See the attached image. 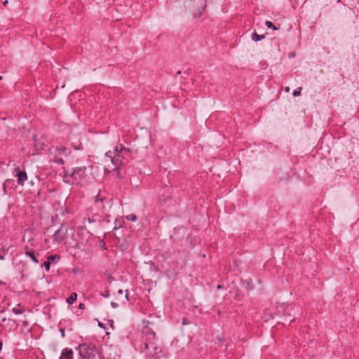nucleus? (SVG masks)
<instances>
[{
    "mask_svg": "<svg viewBox=\"0 0 359 359\" xmlns=\"http://www.w3.org/2000/svg\"><path fill=\"white\" fill-rule=\"evenodd\" d=\"M60 230L55 231V233L53 235L54 240H55L57 242H60L61 241V239L60 238Z\"/></svg>",
    "mask_w": 359,
    "mask_h": 359,
    "instance_id": "obj_15",
    "label": "nucleus"
},
{
    "mask_svg": "<svg viewBox=\"0 0 359 359\" xmlns=\"http://www.w3.org/2000/svg\"><path fill=\"white\" fill-rule=\"evenodd\" d=\"M3 191L4 195L6 194V186L5 183L3 184Z\"/></svg>",
    "mask_w": 359,
    "mask_h": 359,
    "instance_id": "obj_21",
    "label": "nucleus"
},
{
    "mask_svg": "<svg viewBox=\"0 0 359 359\" xmlns=\"http://www.w3.org/2000/svg\"><path fill=\"white\" fill-rule=\"evenodd\" d=\"M126 219L131 222H135L137 220V217L134 214H130L126 216Z\"/></svg>",
    "mask_w": 359,
    "mask_h": 359,
    "instance_id": "obj_13",
    "label": "nucleus"
},
{
    "mask_svg": "<svg viewBox=\"0 0 359 359\" xmlns=\"http://www.w3.org/2000/svg\"><path fill=\"white\" fill-rule=\"evenodd\" d=\"M69 153V149L65 146L52 147L48 153L49 161L62 165L64 163L63 158L67 157Z\"/></svg>",
    "mask_w": 359,
    "mask_h": 359,
    "instance_id": "obj_3",
    "label": "nucleus"
},
{
    "mask_svg": "<svg viewBox=\"0 0 359 359\" xmlns=\"http://www.w3.org/2000/svg\"><path fill=\"white\" fill-rule=\"evenodd\" d=\"M55 259H59V257L57 255H50L48 257V261H54Z\"/></svg>",
    "mask_w": 359,
    "mask_h": 359,
    "instance_id": "obj_18",
    "label": "nucleus"
},
{
    "mask_svg": "<svg viewBox=\"0 0 359 359\" xmlns=\"http://www.w3.org/2000/svg\"><path fill=\"white\" fill-rule=\"evenodd\" d=\"M264 35H259L258 34H257L256 32H254L252 33V39L254 41H261L262 39H263L264 38Z\"/></svg>",
    "mask_w": 359,
    "mask_h": 359,
    "instance_id": "obj_11",
    "label": "nucleus"
},
{
    "mask_svg": "<svg viewBox=\"0 0 359 359\" xmlns=\"http://www.w3.org/2000/svg\"><path fill=\"white\" fill-rule=\"evenodd\" d=\"M80 308H83V304H80Z\"/></svg>",
    "mask_w": 359,
    "mask_h": 359,
    "instance_id": "obj_28",
    "label": "nucleus"
},
{
    "mask_svg": "<svg viewBox=\"0 0 359 359\" xmlns=\"http://www.w3.org/2000/svg\"><path fill=\"white\" fill-rule=\"evenodd\" d=\"M74 351L71 348L62 349L60 359H73Z\"/></svg>",
    "mask_w": 359,
    "mask_h": 359,
    "instance_id": "obj_6",
    "label": "nucleus"
},
{
    "mask_svg": "<svg viewBox=\"0 0 359 359\" xmlns=\"http://www.w3.org/2000/svg\"><path fill=\"white\" fill-rule=\"evenodd\" d=\"M285 90V92H289L290 91V88L289 87H286Z\"/></svg>",
    "mask_w": 359,
    "mask_h": 359,
    "instance_id": "obj_25",
    "label": "nucleus"
},
{
    "mask_svg": "<svg viewBox=\"0 0 359 359\" xmlns=\"http://www.w3.org/2000/svg\"><path fill=\"white\" fill-rule=\"evenodd\" d=\"M12 311L15 313V314H21L22 313V311L16 308H13L12 309Z\"/></svg>",
    "mask_w": 359,
    "mask_h": 359,
    "instance_id": "obj_19",
    "label": "nucleus"
},
{
    "mask_svg": "<svg viewBox=\"0 0 359 359\" xmlns=\"http://www.w3.org/2000/svg\"><path fill=\"white\" fill-rule=\"evenodd\" d=\"M99 326L102 327V324L100 323H99Z\"/></svg>",
    "mask_w": 359,
    "mask_h": 359,
    "instance_id": "obj_35",
    "label": "nucleus"
},
{
    "mask_svg": "<svg viewBox=\"0 0 359 359\" xmlns=\"http://www.w3.org/2000/svg\"><path fill=\"white\" fill-rule=\"evenodd\" d=\"M118 293H119V294H123V290H118Z\"/></svg>",
    "mask_w": 359,
    "mask_h": 359,
    "instance_id": "obj_27",
    "label": "nucleus"
},
{
    "mask_svg": "<svg viewBox=\"0 0 359 359\" xmlns=\"http://www.w3.org/2000/svg\"><path fill=\"white\" fill-rule=\"evenodd\" d=\"M1 79H2V76H0V80H1Z\"/></svg>",
    "mask_w": 359,
    "mask_h": 359,
    "instance_id": "obj_36",
    "label": "nucleus"
},
{
    "mask_svg": "<svg viewBox=\"0 0 359 359\" xmlns=\"http://www.w3.org/2000/svg\"><path fill=\"white\" fill-rule=\"evenodd\" d=\"M8 4V1L6 0L4 2V5L6 6V4Z\"/></svg>",
    "mask_w": 359,
    "mask_h": 359,
    "instance_id": "obj_26",
    "label": "nucleus"
},
{
    "mask_svg": "<svg viewBox=\"0 0 359 359\" xmlns=\"http://www.w3.org/2000/svg\"><path fill=\"white\" fill-rule=\"evenodd\" d=\"M294 56V54L290 53V57Z\"/></svg>",
    "mask_w": 359,
    "mask_h": 359,
    "instance_id": "obj_32",
    "label": "nucleus"
},
{
    "mask_svg": "<svg viewBox=\"0 0 359 359\" xmlns=\"http://www.w3.org/2000/svg\"><path fill=\"white\" fill-rule=\"evenodd\" d=\"M265 25L269 29H273V30L278 29V28L271 21H266Z\"/></svg>",
    "mask_w": 359,
    "mask_h": 359,
    "instance_id": "obj_12",
    "label": "nucleus"
},
{
    "mask_svg": "<svg viewBox=\"0 0 359 359\" xmlns=\"http://www.w3.org/2000/svg\"><path fill=\"white\" fill-rule=\"evenodd\" d=\"M130 152V149L126 148L123 145L119 144L116 146L113 151H109L106 153V157L109 159L111 164L114 167H110L107 168L108 171H110V169L112 170H118L119 167L124 163L123 161V158L128 155Z\"/></svg>",
    "mask_w": 359,
    "mask_h": 359,
    "instance_id": "obj_1",
    "label": "nucleus"
},
{
    "mask_svg": "<svg viewBox=\"0 0 359 359\" xmlns=\"http://www.w3.org/2000/svg\"><path fill=\"white\" fill-rule=\"evenodd\" d=\"M76 349L79 351V355L83 359L94 358L97 353L95 346L91 344H80Z\"/></svg>",
    "mask_w": 359,
    "mask_h": 359,
    "instance_id": "obj_5",
    "label": "nucleus"
},
{
    "mask_svg": "<svg viewBox=\"0 0 359 359\" xmlns=\"http://www.w3.org/2000/svg\"><path fill=\"white\" fill-rule=\"evenodd\" d=\"M294 56V54L290 53V57Z\"/></svg>",
    "mask_w": 359,
    "mask_h": 359,
    "instance_id": "obj_31",
    "label": "nucleus"
},
{
    "mask_svg": "<svg viewBox=\"0 0 359 359\" xmlns=\"http://www.w3.org/2000/svg\"><path fill=\"white\" fill-rule=\"evenodd\" d=\"M77 299V294L75 292H72L71 295L67 299V303L69 304H73Z\"/></svg>",
    "mask_w": 359,
    "mask_h": 359,
    "instance_id": "obj_10",
    "label": "nucleus"
},
{
    "mask_svg": "<svg viewBox=\"0 0 359 359\" xmlns=\"http://www.w3.org/2000/svg\"><path fill=\"white\" fill-rule=\"evenodd\" d=\"M105 199L104 198H100V196L99 195H97L95 197V203H99V202H101V203H103Z\"/></svg>",
    "mask_w": 359,
    "mask_h": 359,
    "instance_id": "obj_16",
    "label": "nucleus"
},
{
    "mask_svg": "<svg viewBox=\"0 0 359 359\" xmlns=\"http://www.w3.org/2000/svg\"><path fill=\"white\" fill-rule=\"evenodd\" d=\"M25 254L29 257L34 263L39 264V261L36 258L33 250H29L28 247L25 248Z\"/></svg>",
    "mask_w": 359,
    "mask_h": 359,
    "instance_id": "obj_8",
    "label": "nucleus"
},
{
    "mask_svg": "<svg viewBox=\"0 0 359 359\" xmlns=\"http://www.w3.org/2000/svg\"><path fill=\"white\" fill-rule=\"evenodd\" d=\"M111 306H112V307H114V308H116V307H117V306H118L117 304H116V303H114V302H112V303H111Z\"/></svg>",
    "mask_w": 359,
    "mask_h": 359,
    "instance_id": "obj_23",
    "label": "nucleus"
},
{
    "mask_svg": "<svg viewBox=\"0 0 359 359\" xmlns=\"http://www.w3.org/2000/svg\"><path fill=\"white\" fill-rule=\"evenodd\" d=\"M43 266H44V268L46 269V271H48L50 270V263L49 261H46L43 263Z\"/></svg>",
    "mask_w": 359,
    "mask_h": 359,
    "instance_id": "obj_17",
    "label": "nucleus"
},
{
    "mask_svg": "<svg viewBox=\"0 0 359 359\" xmlns=\"http://www.w3.org/2000/svg\"><path fill=\"white\" fill-rule=\"evenodd\" d=\"M90 166H81L67 170L64 175L65 180L72 184H81L90 172Z\"/></svg>",
    "mask_w": 359,
    "mask_h": 359,
    "instance_id": "obj_2",
    "label": "nucleus"
},
{
    "mask_svg": "<svg viewBox=\"0 0 359 359\" xmlns=\"http://www.w3.org/2000/svg\"><path fill=\"white\" fill-rule=\"evenodd\" d=\"M60 332H61V335L62 337H65V330L64 329H61L60 330Z\"/></svg>",
    "mask_w": 359,
    "mask_h": 359,
    "instance_id": "obj_22",
    "label": "nucleus"
},
{
    "mask_svg": "<svg viewBox=\"0 0 359 359\" xmlns=\"http://www.w3.org/2000/svg\"><path fill=\"white\" fill-rule=\"evenodd\" d=\"M142 352L144 353L148 358H152L161 353L162 349L158 346L156 341H145L141 348Z\"/></svg>",
    "mask_w": 359,
    "mask_h": 359,
    "instance_id": "obj_4",
    "label": "nucleus"
},
{
    "mask_svg": "<svg viewBox=\"0 0 359 359\" xmlns=\"http://www.w3.org/2000/svg\"><path fill=\"white\" fill-rule=\"evenodd\" d=\"M80 308H83V304H80Z\"/></svg>",
    "mask_w": 359,
    "mask_h": 359,
    "instance_id": "obj_29",
    "label": "nucleus"
},
{
    "mask_svg": "<svg viewBox=\"0 0 359 359\" xmlns=\"http://www.w3.org/2000/svg\"><path fill=\"white\" fill-rule=\"evenodd\" d=\"M301 91H302V88L301 87H298L297 88H296L294 91H293V93L292 95L294 96V97H298L301 95Z\"/></svg>",
    "mask_w": 359,
    "mask_h": 359,
    "instance_id": "obj_14",
    "label": "nucleus"
},
{
    "mask_svg": "<svg viewBox=\"0 0 359 359\" xmlns=\"http://www.w3.org/2000/svg\"><path fill=\"white\" fill-rule=\"evenodd\" d=\"M146 341H155V333L151 330H147L145 332Z\"/></svg>",
    "mask_w": 359,
    "mask_h": 359,
    "instance_id": "obj_9",
    "label": "nucleus"
},
{
    "mask_svg": "<svg viewBox=\"0 0 359 359\" xmlns=\"http://www.w3.org/2000/svg\"><path fill=\"white\" fill-rule=\"evenodd\" d=\"M2 346H3V343H2V341H0V351L2 349Z\"/></svg>",
    "mask_w": 359,
    "mask_h": 359,
    "instance_id": "obj_24",
    "label": "nucleus"
},
{
    "mask_svg": "<svg viewBox=\"0 0 359 359\" xmlns=\"http://www.w3.org/2000/svg\"><path fill=\"white\" fill-rule=\"evenodd\" d=\"M19 170V168H17L15 169V171L18 170Z\"/></svg>",
    "mask_w": 359,
    "mask_h": 359,
    "instance_id": "obj_33",
    "label": "nucleus"
},
{
    "mask_svg": "<svg viewBox=\"0 0 359 359\" xmlns=\"http://www.w3.org/2000/svg\"><path fill=\"white\" fill-rule=\"evenodd\" d=\"M18 177V183L20 185H23L25 182L27 180V175L25 171H18L16 174Z\"/></svg>",
    "mask_w": 359,
    "mask_h": 359,
    "instance_id": "obj_7",
    "label": "nucleus"
},
{
    "mask_svg": "<svg viewBox=\"0 0 359 359\" xmlns=\"http://www.w3.org/2000/svg\"><path fill=\"white\" fill-rule=\"evenodd\" d=\"M126 298L128 299V294H126Z\"/></svg>",
    "mask_w": 359,
    "mask_h": 359,
    "instance_id": "obj_34",
    "label": "nucleus"
},
{
    "mask_svg": "<svg viewBox=\"0 0 359 359\" xmlns=\"http://www.w3.org/2000/svg\"><path fill=\"white\" fill-rule=\"evenodd\" d=\"M182 323L183 325H186L189 324V321H188V320L186 318H184L182 319Z\"/></svg>",
    "mask_w": 359,
    "mask_h": 359,
    "instance_id": "obj_20",
    "label": "nucleus"
},
{
    "mask_svg": "<svg viewBox=\"0 0 359 359\" xmlns=\"http://www.w3.org/2000/svg\"><path fill=\"white\" fill-rule=\"evenodd\" d=\"M294 56V54L290 53V57Z\"/></svg>",
    "mask_w": 359,
    "mask_h": 359,
    "instance_id": "obj_30",
    "label": "nucleus"
}]
</instances>
